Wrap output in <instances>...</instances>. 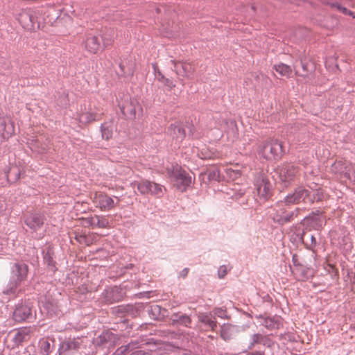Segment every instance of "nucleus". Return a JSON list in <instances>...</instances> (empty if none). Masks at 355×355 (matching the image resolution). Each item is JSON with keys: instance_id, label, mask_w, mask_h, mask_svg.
<instances>
[{"instance_id": "5", "label": "nucleus", "mask_w": 355, "mask_h": 355, "mask_svg": "<svg viewBox=\"0 0 355 355\" xmlns=\"http://www.w3.org/2000/svg\"><path fill=\"white\" fill-rule=\"evenodd\" d=\"M283 146L277 139H270L261 144L258 153L266 159H278L282 157Z\"/></svg>"}, {"instance_id": "1", "label": "nucleus", "mask_w": 355, "mask_h": 355, "mask_svg": "<svg viewBox=\"0 0 355 355\" xmlns=\"http://www.w3.org/2000/svg\"><path fill=\"white\" fill-rule=\"evenodd\" d=\"M90 199L94 207L101 211H110L119 207L120 198L110 196L103 191H94L90 193Z\"/></svg>"}, {"instance_id": "41", "label": "nucleus", "mask_w": 355, "mask_h": 355, "mask_svg": "<svg viewBox=\"0 0 355 355\" xmlns=\"http://www.w3.org/2000/svg\"><path fill=\"white\" fill-rule=\"evenodd\" d=\"M103 187L107 188L108 189H113V187L110 186V185H107L105 183L103 184Z\"/></svg>"}, {"instance_id": "35", "label": "nucleus", "mask_w": 355, "mask_h": 355, "mask_svg": "<svg viewBox=\"0 0 355 355\" xmlns=\"http://www.w3.org/2000/svg\"><path fill=\"white\" fill-rule=\"evenodd\" d=\"M218 171L214 170L213 171H209L208 173V177L209 179H216L218 177Z\"/></svg>"}, {"instance_id": "23", "label": "nucleus", "mask_w": 355, "mask_h": 355, "mask_svg": "<svg viewBox=\"0 0 355 355\" xmlns=\"http://www.w3.org/2000/svg\"><path fill=\"white\" fill-rule=\"evenodd\" d=\"M173 130H174V137H175V138L177 139L182 140L185 137V135H186L185 130H184V128L182 126H180L179 125H175L173 128Z\"/></svg>"}, {"instance_id": "39", "label": "nucleus", "mask_w": 355, "mask_h": 355, "mask_svg": "<svg viewBox=\"0 0 355 355\" xmlns=\"http://www.w3.org/2000/svg\"><path fill=\"white\" fill-rule=\"evenodd\" d=\"M87 236H91L89 239H87V242H89L90 245H91L93 242V240L96 237V236L94 234H91V235H88Z\"/></svg>"}, {"instance_id": "18", "label": "nucleus", "mask_w": 355, "mask_h": 355, "mask_svg": "<svg viewBox=\"0 0 355 355\" xmlns=\"http://www.w3.org/2000/svg\"><path fill=\"white\" fill-rule=\"evenodd\" d=\"M198 320L202 323L209 327L212 331H214L217 327V322L215 318H212L206 313H200L198 315Z\"/></svg>"}, {"instance_id": "36", "label": "nucleus", "mask_w": 355, "mask_h": 355, "mask_svg": "<svg viewBox=\"0 0 355 355\" xmlns=\"http://www.w3.org/2000/svg\"><path fill=\"white\" fill-rule=\"evenodd\" d=\"M262 339V336L259 334H254L252 336V342L254 343H260Z\"/></svg>"}, {"instance_id": "40", "label": "nucleus", "mask_w": 355, "mask_h": 355, "mask_svg": "<svg viewBox=\"0 0 355 355\" xmlns=\"http://www.w3.org/2000/svg\"><path fill=\"white\" fill-rule=\"evenodd\" d=\"M225 327H223L222 329V331H221V336L223 337V339L227 340L228 338L225 336Z\"/></svg>"}, {"instance_id": "24", "label": "nucleus", "mask_w": 355, "mask_h": 355, "mask_svg": "<svg viewBox=\"0 0 355 355\" xmlns=\"http://www.w3.org/2000/svg\"><path fill=\"white\" fill-rule=\"evenodd\" d=\"M257 192L259 195L261 196L263 198H266L268 196L269 187L266 184H261L257 188Z\"/></svg>"}, {"instance_id": "43", "label": "nucleus", "mask_w": 355, "mask_h": 355, "mask_svg": "<svg viewBox=\"0 0 355 355\" xmlns=\"http://www.w3.org/2000/svg\"><path fill=\"white\" fill-rule=\"evenodd\" d=\"M0 355H2V352L1 351H0Z\"/></svg>"}, {"instance_id": "4", "label": "nucleus", "mask_w": 355, "mask_h": 355, "mask_svg": "<svg viewBox=\"0 0 355 355\" xmlns=\"http://www.w3.org/2000/svg\"><path fill=\"white\" fill-rule=\"evenodd\" d=\"M131 184L137 187L140 194L150 195L159 198H162L166 191L164 186L146 179L135 181Z\"/></svg>"}, {"instance_id": "15", "label": "nucleus", "mask_w": 355, "mask_h": 355, "mask_svg": "<svg viewBox=\"0 0 355 355\" xmlns=\"http://www.w3.org/2000/svg\"><path fill=\"white\" fill-rule=\"evenodd\" d=\"M25 223L31 228L37 229L42 225L43 219L40 215L32 214L26 217Z\"/></svg>"}, {"instance_id": "22", "label": "nucleus", "mask_w": 355, "mask_h": 355, "mask_svg": "<svg viewBox=\"0 0 355 355\" xmlns=\"http://www.w3.org/2000/svg\"><path fill=\"white\" fill-rule=\"evenodd\" d=\"M323 198V193L321 189H318L313 191V193L309 192V202H313L315 201L321 200Z\"/></svg>"}, {"instance_id": "32", "label": "nucleus", "mask_w": 355, "mask_h": 355, "mask_svg": "<svg viewBox=\"0 0 355 355\" xmlns=\"http://www.w3.org/2000/svg\"><path fill=\"white\" fill-rule=\"evenodd\" d=\"M227 272V267L225 266H221L218 270V276L220 278L224 277Z\"/></svg>"}, {"instance_id": "30", "label": "nucleus", "mask_w": 355, "mask_h": 355, "mask_svg": "<svg viewBox=\"0 0 355 355\" xmlns=\"http://www.w3.org/2000/svg\"><path fill=\"white\" fill-rule=\"evenodd\" d=\"M326 270L328 271L329 273H331L335 276H338V270L335 268L334 266L328 263Z\"/></svg>"}, {"instance_id": "6", "label": "nucleus", "mask_w": 355, "mask_h": 355, "mask_svg": "<svg viewBox=\"0 0 355 355\" xmlns=\"http://www.w3.org/2000/svg\"><path fill=\"white\" fill-rule=\"evenodd\" d=\"M278 173L279 180L287 187L299 175V168L292 164H283L278 168Z\"/></svg>"}, {"instance_id": "3", "label": "nucleus", "mask_w": 355, "mask_h": 355, "mask_svg": "<svg viewBox=\"0 0 355 355\" xmlns=\"http://www.w3.org/2000/svg\"><path fill=\"white\" fill-rule=\"evenodd\" d=\"M168 174L173 186L182 192L186 191L192 183L191 176L180 166L169 169Z\"/></svg>"}, {"instance_id": "20", "label": "nucleus", "mask_w": 355, "mask_h": 355, "mask_svg": "<svg viewBox=\"0 0 355 355\" xmlns=\"http://www.w3.org/2000/svg\"><path fill=\"white\" fill-rule=\"evenodd\" d=\"M93 217V227L107 228L109 227V220L105 216L94 215Z\"/></svg>"}, {"instance_id": "16", "label": "nucleus", "mask_w": 355, "mask_h": 355, "mask_svg": "<svg viewBox=\"0 0 355 355\" xmlns=\"http://www.w3.org/2000/svg\"><path fill=\"white\" fill-rule=\"evenodd\" d=\"M138 106L137 102L130 101L127 102L125 105L121 106V110L122 113L128 117H135L136 115V107Z\"/></svg>"}, {"instance_id": "10", "label": "nucleus", "mask_w": 355, "mask_h": 355, "mask_svg": "<svg viewBox=\"0 0 355 355\" xmlns=\"http://www.w3.org/2000/svg\"><path fill=\"white\" fill-rule=\"evenodd\" d=\"M15 134V123L8 117L0 116V138L8 139Z\"/></svg>"}, {"instance_id": "2", "label": "nucleus", "mask_w": 355, "mask_h": 355, "mask_svg": "<svg viewBox=\"0 0 355 355\" xmlns=\"http://www.w3.org/2000/svg\"><path fill=\"white\" fill-rule=\"evenodd\" d=\"M42 10H22L16 17L17 20L27 31H35L39 29L41 25L40 15Z\"/></svg>"}, {"instance_id": "42", "label": "nucleus", "mask_w": 355, "mask_h": 355, "mask_svg": "<svg viewBox=\"0 0 355 355\" xmlns=\"http://www.w3.org/2000/svg\"><path fill=\"white\" fill-rule=\"evenodd\" d=\"M250 355H263V354L257 352L252 353Z\"/></svg>"}, {"instance_id": "21", "label": "nucleus", "mask_w": 355, "mask_h": 355, "mask_svg": "<svg viewBox=\"0 0 355 355\" xmlns=\"http://www.w3.org/2000/svg\"><path fill=\"white\" fill-rule=\"evenodd\" d=\"M273 69L282 76H286L287 78L291 76L293 71L290 66L283 63L275 64Z\"/></svg>"}, {"instance_id": "7", "label": "nucleus", "mask_w": 355, "mask_h": 355, "mask_svg": "<svg viewBox=\"0 0 355 355\" xmlns=\"http://www.w3.org/2000/svg\"><path fill=\"white\" fill-rule=\"evenodd\" d=\"M82 46L83 49L89 54H96L101 49L99 34L94 33H87L85 35V40Z\"/></svg>"}, {"instance_id": "34", "label": "nucleus", "mask_w": 355, "mask_h": 355, "mask_svg": "<svg viewBox=\"0 0 355 355\" xmlns=\"http://www.w3.org/2000/svg\"><path fill=\"white\" fill-rule=\"evenodd\" d=\"M156 78L161 83H163L166 78L159 70L155 72Z\"/></svg>"}, {"instance_id": "38", "label": "nucleus", "mask_w": 355, "mask_h": 355, "mask_svg": "<svg viewBox=\"0 0 355 355\" xmlns=\"http://www.w3.org/2000/svg\"><path fill=\"white\" fill-rule=\"evenodd\" d=\"M50 348V344L48 343V342H45L44 343V349L45 350V352L46 353L49 352V349Z\"/></svg>"}, {"instance_id": "12", "label": "nucleus", "mask_w": 355, "mask_h": 355, "mask_svg": "<svg viewBox=\"0 0 355 355\" xmlns=\"http://www.w3.org/2000/svg\"><path fill=\"white\" fill-rule=\"evenodd\" d=\"M34 332V329L32 327H23L16 331H12V340L15 344L19 345L23 342L30 340L31 335Z\"/></svg>"}, {"instance_id": "8", "label": "nucleus", "mask_w": 355, "mask_h": 355, "mask_svg": "<svg viewBox=\"0 0 355 355\" xmlns=\"http://www.w3.org/2000/svg\"><path fill=\"white\" fill-rule=\"evenodd\" d=\"M174 71L178 76L190 78L195 73L196 67L191 62L172 60Z\"/></svg>"}, {"instance_id": "13", "label": "nucleus", "mask_w": 355, "mask_h": 355, "mask_svg": "<svg viewBox=\"0 0 355 355\" xmlns=\"http://www.w3.org/2000/svg\"><path fill=\"white\" fill-rule=\"evenodd\" d=\"M32 316V310L31 306L26 304L18 306L13 313V318L17 322H22L28 320Z\"/></svg>"}, {"instance_id": "11", "label": "nucleus", "mask_w": 355, "mask_h": 355, "mask_svg": "<svg viewBox=\"0 0 355 355\" xmlns=\"http://www.w3.org/2000/svg\"><path fill=\"white\" fill-rule=\"evenodd\" d=\"M28 274V266L24 263H15L12 269V278L15 287L25 280Z\"/></svg>"}, {"instance_id": "19", "label": "nucleus", "mask_w": 355, "mask_h": 355, "mask_svg": "<svg viewBox=\"0 0 355 355\" xmlns=\"http://www.w3.org/2000/svg\"><path fill=\"white\" fill-rule=\"evenodd\" d=\"M347 163L344 160H338L335 162L331 166V171L336 174L347 175Z\"/></svg>"}, {"instance_id": "31", "label": "nucleus", "mask_w": 355, "mask_h": 355, "mask_svg": "<svg viewBox=\"0 0 355 355\" xmlns=\"http://www.w3.org/2000/svg\"><path fill=\"white\" fill-rule=\"evenodd\" d=\"M162 83H164L170 89H172L175 87V84L174 83V82L172 80L167 78L164 80V81Z\"/></svg>"}, {"instance_id": "37", "label": "nucleus", "mask_w": 355, "mask_h": 355, "mask_svg": "<svg viewBox=\"0 0 355 355\" xmlns=\"http://www.w3.org/2000/svg\"><path fill=\"white\" fill-rule=\"evenodd\" d=\"M214 314L218 315V317L223 318L225 315V312L221 309H216L214 310Z\"/></svg>"}, {"instance_id": "25", "label": "nucleus", "mask_w": 355, "mask_h": 355, "mask_svg": "<svg viewBox=\"0 0 355 355\" xmlns=\"http://www.w3.org/2000/svg\"><path fill=\"white\" fill-rule=\"evenodd\" d=\"M200 157L202 159H209L221 158V155L218 153L209 152L204 154L202 151L201 152V155H200Z\"/></svg>"}, {"instance_id": "14", "label": "nucleus", "mask_w": 355, "mask_h": 355, "mask_svg": "<svg viewBox=\"0 0 355 355\" xmlns=\"http://www.w3.org/2000/svg\"><path fill=\"white\" fill-rule=\"evenodd\" d=\"M98 114L93 111L91 108L87 109L85 107L84 110L78 114V120L80 123L87 125L98 119Z\"/></svg>"}, {"instance_id": "9", "label": "nucleus", "mask_w": 355, "mask_h": 355, "mask_svg": "<svg viewBox=\"0 0 355 355\" xmlns=\"http://www.w3.org/2000/svg\"><path fill=\"white\" fill-rule=\"evenodd\" d=\"M309 191L303 187L297 188L294 192L286 196L285 202L286 204H297L300 202H309Z\"/></svg>"}, {"instance_id": "17", "label": "nucleus", "mask_w": 355, "mask_h": 355, "mask_svg": "<svg viewBox=\"0 0 355 355\" xmlns=\"http://www.w3.org/2000/svg\"><path fill=\"white\" fill-rule=\"evenodd\" d=\"M99 38L103 42V46L105 48L110 46L114 43V31L108 29L105 31L101 35H99Z\"/></svg>"}, {"instance_id": "33", "label": "nucleus", "mask_w": 355, "mask_h": 355, "mask_svg": "<svg viewBox=\"0 0 355 355\" xmlns=\"http://www.w3.org/2000/svg\"><path fill=\"white\" fill-rule=\"evenodd\" d=\"M102 135L103 138L109 139L112 136V132L108 128H104L102 132Z\"/></svg>"}, {"instance_id": "29", "label": "nucleus", "mask_w": 355, "mask_h": 355, "mask_svg": "<svg viewBox=\"0 0 355 355\" xmlns=\"http://www.w3.org/2000/svg\"><path fill=\"white\" fill-rule=\"evenodd\" d=\"M332 6H333V7H336V8H337V9H338V10H340V11H341L343 13H344V14L349 15H352V16H353V17H355V15H354L352 12H351L350 11H349L347 8L342 7V6H341L340 4H338V3H333V4H332Z\"/></svg>"}, {"instance_id": "28", "label": "nucleus", "mask_w": 355, "mask_h": 355, "mask_svg": "<svg viewBox=\"0 0 355 355\" xmlns=\"http://www.w3.org/2000/svg\"><path fill=\"white\" fill-rule=\"evenodd\" d=\"M173 321H178V322H180L182 324H184L186 327H188L191 322L190 318L187 315H182L180 317L179 320L173 319Z\"/></svg>"}, {"instance_id": "26", "label": "nucleus", "mask_w": 355, "mask_h": 355, "mask_svg": "<svg viewBox=\"0 0 355 355\" xmlns=\"http://www.w3.org/2000/svg\"><path fill=\"white\" fill-rule=\"evenodd\" d=\"M91 236H87L84 234H76L75 236L76 240L80 244H85L86 245H89L90 243L87 242V239Z\"/></svg>"}, {"instance_id": "27", "label": "nucleus", "mask_w": 355, "mask_h": 355, "mask_svg": "<svg viewBox=\"0 0 355 355\" xmlns=\"http://www.w3.org/2000/svg\"><path fill=\"white\" fill-rule=\"evenodd\" d=\"M81 223L80 224L85 227H92L94 228L93 227V217H88V218H83L80 219Z\"/></svg>"}]
</instances>
